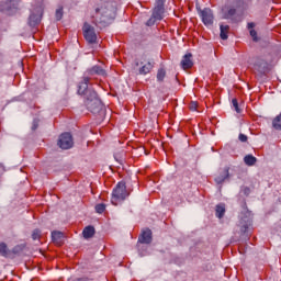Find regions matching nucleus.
<instances>
[{"mask_svg":"<svg viewBox=\"0 0 281 281\" xmlns=\"http://www.w3.org/2000/svg\"><path fill=\"white\" fill-rule=\"evenodd\" d=\"M0 256L3 258H8V256H10V250L8 249V245H5V243L0 244Z\"/></svg>","mask_w":281,"mask_h":281,"instance_id":"nucleus-24","label":"nucleus"},{"mask_svg":"<svg viewBox=\"0 0 281 281\" xmlns=\"http://www.w3.org/2000/svg\"><path fill=\"white\" fill-rule=\"evenodd\" d=\"M57 145L61 150H69V148H74V136H71L69 132L60 134Z\"/></svg>","mask_w":281,"mask_h":281,"instance_id":"nucleus-6","label":"nucleus"},{"mask_svg":"<svg viewBox=\"0 0 281 281\" xmlns=\"http://www.w3.org/2000/svg\"><path fill=\"white\" fill-rule=\"evenodd\" d=\"M91 79L87 76L82 77L79 85H78V94L79 95H85L86 98H89V91H95L93 89H89V81Z\"/></svg>","mask_w":281,"mask_h":281,"instance_id":"nucleus-11","label":"nucleus"},{"mask_svg":"<svg viewBox=\"0 0 281 281\" xmlns=\"http://www.w3.org/2000/svg\"><path fill=\"white\" fill-rule=\"evenodd\" d=\"M256 161H258V158L254 155H246L244 157V164H246V166H256Z\"/></svg>","mask_w":281,"mask_h":281,"instance_id":"nucleus-22","label":"nucleus"},{"mask_svg":"<svg viewBox=\"0 0 281 281\" xmlns=\"http://www.w3.org/2000/svg\"><path fill=\"white\" fill-rule=\"evenodd\" d=\"M11 251H12V254H14L16 256L21 251H23V247L18 245V246L13 247V249Z\"/></svg>","mask_w":281,"mask_h":281,"instance_id":"nucleus-32","label":"nucleus"},{"mask_svg":"<svg viewBox=\"0 0 281 281\" xmlns=\"http://www.w3.org/2000/svg\"><path fill=\"white\" fill-rule=\"evenodd\" d=\"M215 216L217 218H223V216H225V204L224 203H220L215 206Z\"/></svg>","mask_w":281,"mask_h":281,"instance_id":"nucleus-21","label":"nucleus"},{"mask_svg":"<svg viewBox=\"0 0 281 281\" xmlns=\"http://www.w3.org/2000/svg\"><path fill=\"white\" fill-rule=\"evenodd\" d=\"M229 34V25H220V38H222V41H227V38H229V36L227 35Z\"/></svg>","mask_w":281,"mask_h":281,"instance_id":"nucleus-19","label":"nucleus"},{"mask_svg":"<svg viewBox=\"0 0 281 281\" xmlns=\"http://www.w3.org/2000/svg\"><path fill=\"white\" fill-rule=\"evenodd\" d=\"M272 126L276 131H281V114H279L273 121Z\"/></svg>","mask_w":281,"mask_h":281,"instance_id":"nucleus-26","label":"nucleus"},{"mask_svg":"<svg viewBox=\"0 0 281 281\" xmlns=\"http://www.w3.org/2000/svg\"><path fill=\"white\" fill-rule=\"evenodd\" d=\"M126 198H128V191L126 190V182L124 181L117 182V184L112 191L111 203L113 205H117V203L122 201H126Z\"/></svg>","mask_w":281,"mask_h":281,"instance_id":"nucleus-3","label":"nucleus"},{"mask_svg":"<svg viewBox=\"0 0 281 281\" xmlns=\"http://www.w3.org/2000/svg\"><path fill=\"white\" fill-rule=\"evenodd\" d=\"M226 179H229V167H225L223 171L215 177V183L221 186V183H223Z\"/></svg>","mask_w":281,"mask_h":281,"instance_id":"nucleus-15","label":"nucleus"},{"mask_svg":"<svg viewBox=\"0 0 281 281\" xmlns=\"http://www.w3.org/2000/svg\"><path fill=\"white\" fill-rule=\"evenodd\" d=\"M135 67H138L139 76H147V74H150V71H153V68L155 67V61L153 59H149L148 56L143 55L139 60L135 61Z\"/></svg>","mask_w":281,"mask_h":281,"instance_id":"nucleus-4","label":"nucleus"},{"mask_svg":"<svg viewBox=\"0 0 281 281\" xmlns=\"http://www.w3.org/2000/svg\"><path fill=\"white\" fill-rule=\"evenodd\" d=\"M63 14H64V11H63V7H59L56 12H55V19L56 21H61L63 20Z\"/></svg>","mask_w":281,"mask_h":281,"instance_id":"nucleus-28","label":"nucleus"},{"mask_svg":"<svg viewBox=\"0 0 281 281\" xmlns=\"http://www.w3.org/2000/svg\"><path fill=\"white\" fill-rule=\"evenodd\" d=\"M165 3H166V0H156V5H160L164 8Z\"/></svg>","mask_w":281,"mask_h":281,"instance_id":"nucleus-36","label":"nucleus"},{"mask_svg":"<svg viewBox=\"0 0 281 281\" xmlns=\"http://www.w3.org/2000/svg\"><path fill=\"white\" fill-rule=\"evenodd\" d=\"M41 19H43V7L38 5L35 8V12H32L29 16L30 27H36L41 23Z\"/></svg>","mask_w":281,"mask_h":281,"instance_id":"nucleus-10","label":"nucleus"},{"mask_svg":"<svg viewBox=\"0 0 281 281\" xmlns=\"http://www.w3.org/2000/svg\"><path fill=\"white\" fill-rule=\"evenodd\" d=\"M240 8V0H227L222 9L223 19L234 20L236 12Z\"/></svg>","mask_w":281,"mask_h":281,"instance_id":"nucleus-5","label":"nucleus"},{"mask_svg":"<svg viewBox=\"0 0 281 281\" xmlns=\"http://www.w3.org/2000/svg\"><path fill=\"white\" fill-rule=\"evenodd\" d=\"M38 128V119H34L32 123V131H36Z\"/></svg>","mask_w":281,"mask_h":281,"instance_id":"nucleus-33","label":"nucleus"},{"mask_svg":"<svg viewBox=\"0 0 281 281\" xmlns=\"http://www.w3.org/2000/svg\"><path fill=\"white\" fill-rule=\"evenodd\" d=\"M198 106H199V104H196V102H191L189 109H190V111H196Z\"/></svg>","mask_w":281,"mask_h":281,"instance_id":"nucleus-35","label":"nucleus"},{"mask_svg":"<svg viewBox=\"0 0 281 281\" xmlns=\"http://www.w3.org/2000/svg\"><path fill=\"white\" fill-rule=\"evenodd\" d=\"M97 214H102L104 210H106V205L104 203H99L94 206Z\"/></svg>","mask_w":281,"mask_h":281,"instance_id":"nucleus-27","label":"nucleus"},{"mask_svg":"<svg viewBox=\"0 0 281 281\" xmlns=\"http://www.w3.org/2000/svg\"><path fill=\"white\" fill-rule=\"evenodd\" d=\"M255 67H257L258 71H260V74H265V69H267V61H265V59H259L255 64Z\"/></svg>","mask_w":281,"mask_h":281,"instance_id":"nucleus-23","label":"nucleus"},{"mask_svg":"<svg viewBox=\"0 0 281 281\" xmlns=\"http://www.w3.org/2000/svg\"><path fill=\"white\" fill-rule=\"evenodd\" d=\"M165 12H166V9L164 7L156 5L154 8L151 16H154V19H157V21H161L164 19Z\"/></svg>","mask_w":281,"mask_h":281,"instance_id":"nucleus-16","label":"nucleus"},{"mask_svg":"<svg viewBox=\"0 0 281 281\" xmlns=\"http://www.w3.org/2000/svg\"><path fill=\"white\" fill-rule=\"evenodd\" d=\"M238 139H239V142L245 143V142H247L248 137H247V135L241 133V134H239Z\"/></svg>","mask_w":281,"mask_h":281,"instance_id":"nucleus-34","label":"nucleus"},{"mask_svg":"<svg viewBox=\"0 0 281 281\" xmlns=\"http://www.w3.org/2000/svg\"><path fill=\"white\" fill-rule=\"evenodd\" d=\"M193 66H194V63L192 61V54L190 53L186 54L181 60L182 69H192Z\"/></svg>","mask_w":281,"mask_h":281,"instance_id":"nucleus-14","label":"nucleus"},{"mask_svg":"<svg viewBox=\"0 0 281 281\" xmlns=\"http://www.w3.org/2000/svg\"><path fill=\"white\" fill-rule=\"evenodd\" d=\"M247 229H248V226L244 225V232H247Z\"/></svg>","mask_w":281,"mask_h":281,"instance_id":"nucleus-37","label":"nucleus"},{"mask_svg":"<svg viewBox=\"0 0 281 281\" xmlns=\"http://www.w3.org/2000/svg\"><path fill=\"white\" fill-rule=\"evenodd\" d=\"M83 36L86 41L90 44H93L98 41V35L95 34V27L91 26L89 23L83 24Z\"/></svg>","mask_w":281,"mask_h":281,"instance_id":"nucleus-8","label":"nucleus"},{"mask_svg":"<svg viewBox=\"0 0 281 281\" xmlns=\"http://www.w3.org/2000/svg\"><path fill=\"white\" fill-rule=\"evenodd\" d=\"M33 240H38L41 238V231L40 229H34L32 234Z\"/></svg>","mask_w":281,"mask_h":281,"instance_id":"nucleus-31","label":"nucleus"},{"mask_svg":"<svg viewBox=\"0 0 281 281\" xmlns=\"http://www.w3.org/2000/svg\"><path fill=\"white\" fill-rule=\"evenodd\" d=\"M138 241L143 245H150L153 243V231H150L149 228L144 231L138 238Z\"/></svg>","mask_w":281,"mask_h":281,"instance_id":"nucleus-13","label":"nucleus"},{"mask_svg":"<svg viewBox=\"0 0 281 281\" xmlns=\"http://www.w3.org/2000/svg\"><path fill=\"white\" fill-rule=\"evenodd\" d=\"M87 76H102L103 78L106 77V70L102 68L100 65H94L91 68L86 70Z\"/></svg>","mask_w":281,"mask_h":281,"instance_id":"nucleus-12","label":"nucleus"},{"mask_svg":"<svg viewBox=\"0 0 281 281\" xmlns=\"http://www.w3.org/2000/svg\"><path fill=\"white\" fill-rule=\"evenodd\" d=\"M247 27H248V30H250L249 34H250L252 41L255 43H258V41H260V37H258V32H256V30H254L256 27V24L254 22H249Z\"/></svg>","mask_w":281,"mask_h":281,"instance_id":"nucleus-17","label":"nucleus"},{"mask_svg":"<svg viewBox=\"0 0 281 281\" xmlns=\"http://www.w3.org/2000/svg\"><path fill=\"white\" fill-rule=\"evenodd\" d=\"M85 104L88 109V111H91L94 115L97 113H102V101L98 97V92L95 91H89L88 97H86Z\"/></svg>","mask_w":281,"mask_h":281,"instance_id":"nucleus-2","label":"nucleus"},{"mask_svg":"<svg viewBox=\"0 0 281 281\" xmlns=\"http://www.w3.org/2000/svg\"><path fill=\"white\" fill-rule=\"evenodd\" d=\"M85 281H91V280H89V279H86Z\"/></svg>","mask_w":281,"mask_h":281,"instance_id":"nucleus-38","label":"nucleus"},{"mask_svg":"<svg viewBox=\"0 0 281 281\" xmlns=\"http://www.w3.org/2000/svg\"><path fill=\"white\" fill-rule=\"evenodd\" d=\"M156 21H158L157 18H155V15H151V16L149 18V20L146 22V25H147L148 27H151V25H154V24L156 23Z\"/></svg>","mask_w":281,"mask_h":281,"instance_id":"nucleus-29","label":"nucleus"},{"mask_svg":"<svg viewBox=\"0 0 281 281\" xmlns=\"http://www.w3.org/2000/svg\"><path fill=\"white\" fill-rule=\"evenodd\" d=\"M199 15L202 20V23L207 25L214 24V12H212V9L204 8L203 10L199 9Z\"/></svg>","mask_w":281,"mask_h":281,"instance_id":"nucleus-9","label":"nucleus"},{"mask_svg":"<svg viewBox=\"0 0 281 281\" xmlns=\"http://www.w3.org/2000/svg\"><path fill=\"white\" fill-rule=\"evenodd\" d=\"M97 3H100L94 7V23L97 27H106L115 21L117 14V3L114 1L106 0H95Z\"/></svg>","mask_w":281,"mask_h":281,"instance_id":"nucleus-1","label":"nucleus"},{"mask_svg":"<svg viewBox=\"0 0 281 281\" xmlns=\"http://www.w3.org/2000/svg\"><path fill=\"white\" fill-rule=\"evenodd\" d=\"M19 8H21L20 0H7L4 2H0L1 12H8L9 14H12V12H16Z\"/></svg>","mask_w":281,"mask_h":281,"instance_id":"nucleus-7","label":"nucleus"},{"mask_svg":"<svg viewBox=\"0 0 281 281\" xmlns=\"http://www.w3.org/2000/svg\"><path fill=\"white\" fill-rule=\"evenodd\" d=\"M64 238H65V234H63V232H60V231L52 232L53 243H56L57 245H60V243H63Z\"/></svg>","mask_w":281,"mask_h":281,"instance_id":"nucleus-18","label":"nucleus"},{"mask_svg":"<svg viewBox=\"0 0 281 281\" xmlns=\"http://www.w3.org/2000/svg\"><path fill=\"white\" fill-rule=\"evenodd\" d=\"M156 78L158 82H164V78H166V69L159 68Z\"/></svg>","mask_w":281,"mask_h":281,"instance_id":"nucleus-25","label":"nucleus"},{"mask_svg":"<svg viewBox=\"0 0 281 281\" xmlns=\"http://www.w3.org/2000/svg\"><path fill=\"white\" fill-rule=\"evenodd\" d=\"M232 104H233L236 113H240V108L238 106V99H233Z\"/></svg>","mask_w":281,"mask_h":281,"instance_id":"nucleus-30","label":"nucleus"},{"mask_svg":"<svg viewBox=\"0 0 281 281\" xmlns=\"http://www.w3.org/2000/svg\"><path fill=\"white\" fill-rule=\"evenodd\" d=\"M82 236H83V238H93V236H95V227H93V226L85 227V229L82 232Z\"/></svg>","mask_w":281,"mask_h":281,"instance_id":"nucleus-20","label":"nucleus"}]
</instances>
